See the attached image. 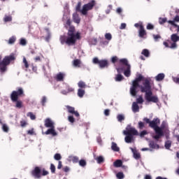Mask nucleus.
Returning a JSON list of instances; mask_svg holds the SVG:
<instances>
[{
	"instance_id": "1",
	"label": "nucleus",
	"mask_w": 179,
	"mask_h": 179,
	"mask_svg": "<svg viewBox=\"0 0 179 179\" xmlns=\"http://www.w3.org/2000/svg\"><path fill=\"white\" fill-rule=\"evenodd\" d=\"M139 87L141 93H145V99L148 103H159V98L157 96H153V92H152V80L151 79H145L142 85L139 83L132 82V85L130 87V94L133 97H136L138 94Z\"/></svg>"
},
{
	"instance_id": "2",
	"label": "nucleus",
	"mask_w": 179,
	"mask_h": 179,
	"mask_svg": "<svg viewBox=\"0 0 179 179\" xmlns=\"http://www.w3.org/2000/svg\"><path fill=\"white\" fill-rule=\"evenodd\" d=\"M66 26H69V30L67 32V36H60L61 44H66L69 46L76 45V41L80 40L82 36H80V32H76V29L72 24L71 19H68L66 22Z\"/></svg>"
},
{
	"instance_id": "3",
	"label": "nucleus",
	"mask_w": 179,
	"mask_h": 179,
	"mask_svg": "<svg viewBox=\"0 0 179 179\" xmlns=\"http://www.w3.org/2000/svg\"><path fill=\"white\" fill-rule=\"evenodd\" d=\"M143 121L145 122V124H148L150 128L154 129L156 135L153 136V139L155 141H159L162 136H164V131H163V129L159 125H160V119L159 118H154L152 120L148 117H144Z\"/></svg>"
},
{
	"instance_id": "4",
	"label": "nucleus",
	"mask_w": 179,
	"mask_h": 179,
	"mask_svg": "<svg viewBox=\"0 0 179 179\" xmlns=\"http://www.w3.org/2000/svg\"><path fill=\"white\" fill-rule=\"evenodd\" d=\"M24 96V90L22 87H17V90H14L11 92L10 97L11 101L15 103V107L17 108H22L23 107V102L19 100L20 97H23Z\"/></svg>"
},
{
	"instance_id": "5",
	"label": "nucleus",
	"mask_w": 179,
	"mask_h": 179,
	"mask_svg": "<svg viewBox=\"0 0 179 179\" xmlns=\"http://www.w3.org/2000/svg\"><path fill=\"white\" fill-rule=\"evenodd\" d=\"M1 59L2 56L0 55V72L1 73H5L8 71V65H10L12 61L16 59V56L14 53H11L10 55L4 57L2 61H1Z\"/></svg>"
},
{
	"instance_id": "6",
	"label": "nucleus",
	"mask_w": 179,
	"mask_h": 179,
	"mask_svg": "<svg viewBox=\"0 0 179 179\" xmlns=\"http://www.w3.org/2000/svg\"><path fill=\"white\" fill-rule=\"evenodd\" d=\"M94 6H96V0H92L88 3L83 5L81 10L82 15L86 16V15H87V12H89V10H92Z\"/></svg>"
},
{
	"instance_id": "7",
	"label": "nucleus",
	"mask_w": 179,
	"mask_h": 179,
	"mask_svg": "<svg viewBox=\"0 0 179 179\" xmlns=\"http://www.w3.org/2000/svg\"><path fill=\"white\" fill-rule=\"evenodd\" d=\"M119 63L120 65H124V66H127L126 70L124 71V75L127 78H129L131 76V65L128 63V59H120L119 60Z\"/></svg>"
},
{
	"instance_id": "8",
	"label": "nucleus",
	"mask_w": 179,
	"mask_h": 179,
	"mask_svg": "<svg viewBox=\"0 0 179 179\" xmlns=\"http://www.w3.org/2000/svg\"><path fill=\"white\" fill-rule=\"evenodd\" d=\"M171 40L173 41L171 43V41H167L169 44H171L170 48H176L177 47V41H179V36L177 35V34H173L171 36Z\"/></svg>"
},
{
	"instance_id": "9",
	"label": "nucleus",
	"mask_w": 179,
	"mask_h": 179,
	"mask_svg": "<svg viewBox=\"0 0 179 179\" xmlns=\"http://www.w3.org/2000/svg\"><path fill=\"white\" fill-rule=\"evenodd\" d=\"M123 134H124V135H129L130 136H138V135H139L138 130L134 127H131L129 129H127L126 131H123Z\"/></svg>"
},
{
	"instance_id": "10",
	"label": "nucleus",
	"mask_w": 179,
	"mask_h": 179,
	"mask_svg": "<svg viewBox=\"0 0 179 179\" xmlns=\"http://www.w3.org/2000/svg\"><path fill=\"white\" fill-rule=\"evenodd\" d=\"M31 175L34 178H41V169H40V167L36 166L31 171Z\"/></svg>"
},
{
	"instance_id": "11",
	"label": "nucleus",
	"mask_w": 179,
	"mask_h": 179,
	"mask_svg": "<svg viewBox=\"0 0 179 179\" xmlns=\"http://www.w3.org/2000/svg\"><path fill=\"white\" fill-rule=\"evenodd\" d=\"M66 108L67 109L68 113L70 114H73L76 117V118H79L80 117V115L79 114V112L78 110H75V108L71 106H66Z\"/></svg>"
},
{
	"instance_id": "12",
	"label": "nucleus",
	"mask_w": 179,
	"mask_h": 179,
	"mask_svg": "<svg viewBox=\"0 0 179 179\" xmlns=\"http://www.w3.org/2000/svg\"><path fill=\"white\" fill-rule=\"evenodd\" d=\"M45 135H52V136H57L58 134L55 131V126L53 127H50L45 132Z\"/></svg>"
},
{
	"instance_id": "13",
	"label": "nucleus",
	"mask_w": 179,
	"mask_h": 179,
	"mask_svg": "<svg viewBox=\"0 0 179 179\" xmlns=\"http://www.w3.org/2000/svg\"><path fill=\"white\" fill-rule=\"evenodd\" d=\"M99 66V68H101V69H103L104 68H108V60L107 59L100 60Z\"/></svg>"
},
{
	"instance_id": "14",
	"label": "nucleus",
	"mask_w": 179,
	"mask_h": 179,
	"mask_svg": "<svg viewBox=\"0 0 179 179\" xmlns=\"http://www.w3.org/2000/svg\"><path fill=\"white\" fill-rule=\"evenodd\" d=\"M45 127L46 128H54V123L52 122V120L50 118H47L45 120Z\"/></svg>"
},
{
	"instance_id": "15",
	"label": "nucleus",
	"mask_w": 179,
	"mask_h": 179,
	"mask_svg": "<svg viewBox=\"0 0 179 179\" xmlns=\"http://www.w3.org/2000/svg\"><path fill=\"white\" fill-rule=\"evenodd\" d=\"M138 36L141 38H143V37L146 36V30H145V27H143V25L140 26V29L138 31Z\"/></svg>"
},
{
	"instance_id": "16",
	"label": "nucleus",
	"mask_w": 179,
	"mask_h": 179,
	"mask_svg": "<svg viewBox=\"0 0 179 179\" xmlns=\"http://www.w3.org/2000/svg\"><path fill=\"white\" fill-rule=\"evenodd\" d=\"M149 148L150 149H159L160 145H159L155 141H149Z\"/></svg>"
},
{
	"instance_id": "17",
	"label": "nucleus",
	"mask_w": 179,
	"mask_h": 179,
	"mask_svg": "<svg viewBox=\"0 0 179 179\" xmlns=\"http://www.w3.org/2000/svg\"><path fill=\"white\" fill-rule=\"evenodd\" d=\"M145 79H150V78H145L142 74H139L138 76L132 82L134 83H139V82H145Z\"/></svg>"
},
{
	"instance_id": "18",
	"label": "nucleus",
	"mask_w": 179,
	"mask_h": 179,
	"mask_svg": "<svg viewBox=\"0 0 179 179\" xmlns=\"http://www.w3.org/2000/svg\"><path fill=\"white\" fill-rule=\"evenodd\" d=\"M132 111L133 113H139V106L136 102L132 103Z\"/></svg>"
},
{
	"instance_id": "19",
	"label": "nucleus",
	"mask_w": 179,
	"mask_h": 179,
	"mask_svg": "<svg viewBox=\"0 0 179 179\" xmlns=\"http://www.w3.org/2000/svg\"><path fill=\"white\" fill-rule=\"evenodd\" d=\"M64 73H59L57 74L55 79L57 82H64Z\"/></svg>"
},
{
	"instance_id": "20",
	"label": "nucleus",
	"mask_w": 179,
	"mask_h": 179,
	"mask_svg": "<svg viewBox=\"0 0 179 179\" xmlns=\"http://www.w3.org/2000/svg\"><path fill=\"white\" fill-rule=\"evenodd\" d=\"M133 152L134 157L136 160H139L141 159V153L138 152V151L134 150V148H131Z\"/></svg>"
},
{
	"instance_id": "21",
	"label": "nucleus",
	"mask_w": 179,
	"mask_h": 179,
	"mask_svg": "<svg viewBox=\"0 0 179 179\" xmlns=\"http://www.w3.org/2000/svg\"><path fill=\"white\" fill-rule=\"evenodd\" d=\"M73 22L77 23V24H79V23H80V18L79 17V15L78 14L73 15Z\"/></svg>"
},
{
	"instance_id": "22",
	"label": "nucleus",
	"mask_w": 179,
	"mask_h": 179,
	"mask_svg": "<svg viewBox=\"0 0 179 179\" xmlns=\"http://www.w3.org/2000/svg\"><path fill=\"white\" fill-rule=\"evenodd\" d=\"M124 141L126 143H131L132 141H134V136H129V135H126L124 138Z\"/></svg>"
},
{
	"instance_id": "23",
	"label": "nucleus",
	"mask_w": 179,
	"mask_h": 179,
	"mask_svg": "<svg viewBox=\"0 0 179 179\" xmlns=\"http://www.w3.org/2000/svg\"><path fill=\"white\" fill-rule=\"evenodd\" d=\"M85 90L82 89V88H79L78 90V92L77 94L78 96V97H80V99H82V97H83V96H85Z\"/></svg>"
},
{
	"instance_id": "24",
	"label": "nucleus",
	"mask_w": 179,
	"mask_h": 179,
	"mask_svg": "<svg viewBox=\"0 0 179 179\" xmlns=\"http://www.w3.org/2000/svg\"><path fill=\"white\" fill-rule=\"evenodd\" d=\"M111 149L113 152H118L120 150V147H118L115 143L112 142Z\"/></svg>"
},
{
	"instance_id": "25",
	"label": "nucleus",
	"mask_w": 179,
	"mask_h": 179,
	"mask_svg": "<svg viewBox=\"0 0 179 179\" xmlns=\"http://www.w3.org/2000/svg\"><path fill=\"white\" fill-rule=\"evenodd\" d=\"M80 64H82L80 59H76L73 60V65L74 66H76L77 68H80Z\"/></svg>"
},
{
	"instance_id": "26",
	"label": "nucleus",
	"mask_w": 179,
	"mask_h": 179,
	"mask_svg": "<svg viewBox=\"0 0 179 179\" xmlns=\"http://www.w3.org/2000/svg\"><path fill=\"white\" fill-rule=\"evenodd\" d=\"M78 87H80V89L85 90L86 89L87 85H86V83L83 82V80H80L78 82Z\"/></svg>"
},
{
	"instance_id": "27",
	"label": "nucleus",
	"mask_w": 179,
	"mask_h": 179,
	"mask_svg": "<svg viewBox=\"0 0 179 179\" xmlns=\"http://www.w3.org/2000/svg\"><path fill=\"white\" fill-rule=\"evenodd\" d=\"M69 159L73 163H79V157L76 156H70Z\"/></svg>"
},
{
	"instance_id": "28",
	"label": "nucleus",
	"mask_w": 179,
	"mask_h": 179,
	"mask_svg": "<svg viewBox=\"0 0 179 179\" xmlns=\"http://www.w3.org/2000/svg\"><path fill=\"white\" fill-rule=\"evenodd\" d=\"M113 166L115 167H121L122 166V161L121 159H117L114 163Z\"/></svg>"
},
{
	"instance_id": "29",
	"label": "nucleus",
	"mask_w": 179,
	"mask_h": 179,
	"mask_svg": "<svg viewBox=\"0 0 179 179\" xmlns=\"http://www.w3.org/2000/svg\"><path fill=\"white\" fill-rule=\"evenodd\" d=\"M156 80L157 82H161V80H163L164 79V73H159L155 77Z\"/></svg>"
},
{
	"instance_id": "30",
	"label": "nucleus",
	"mask_w": 179,
	"mask_h": 179,
	"mask_svg": "<svg viewBox=\"0 0 179 179\" xmlns=\"http://www.w3.org/2000/svg\"><path fill=\"white\" fill-rule=\"evenodd\" d=\"M142 55H144V57H146V58L149 57L150 55V52H149V50L144 49L141 52Z\"/></svg>"
},
{
	"instance_id": "31",
	"label": "nucleus",
	"mask_w": 179,
	"mask_h": 179,
	"mask_svg": "<svg viewBox=\"0 0 179 179\" xmlns=\"http://www.w3.org/2000/svg\"><path fill=\"white\" fill-rule=\"evenodd\" d=\"M115 82H121V80H124V76L121 74H117L115 78Z\"/></svg>"
},
{
	"instance_id": "32",
	"label": "nucleus",
	"mask_w": 179,
	"mask_h": 179,
	"mask_svg": "<svg viewBox=\"0 0 179 179\" xmlns=\"http://www.w3.org/2000/svg\"><path fill=\"white\" fill-rule=\"evenodd\" d=\"M16 42V36H11L8 41V44H15V43Z\"/></svg>"
},
{
	"instance_id": "33",
	"label": "nucleus",
	"mask_w": 179,
	"mask_h": 179,
	"mask_svg": "<svg viewBox=\"0 0 179 179\" xmlns=\"http://www.w3.org/2000/svg\"><path fill=\"white\" fill-rule=\"evenodd\" d=\"M168 23H169V24H171L174 27H177L176 31H177V33H179V25L178 24L174 23V21H171V20H169Z\"/></svg>"
},
{
	"instance_id": "34",
	"label": "nucleus",
	"mask_w": 179,
	"mask_h": 179,
	"mask_svg": "<svg viewBox=\"0 0 179 179\" xmlns=\"http://www.w3.org/2000/svg\"><path fill=\"white\" fill-rule=\"evenodd\" d=\"M81 6H82V2L78 1L77 3V6H76V12H80V13H82V9H80Z\"/></svg>"
},
{
	"instance_id": "35",
	"label": "nucleus",
	"mask_w": 179,
	"mask_h": 179,
	"mask_svg": "<svg viewBox=\"0 0 179 179\" xmlns=\"http://www.w3.org/2000/svg\"><path fill=\"white\" fill-rule=\"evenodd\" d=\"M164 147L166 149H170V148H171V141L168 140L165 142V145Z\"/></svg>"
},
{
	"instance_id": "36",
	"label": "nucleus",
	"mask_w": 179,
	"mask_h": 179,
	"mask_svg": "<svg viewBox=\"0 0 179 179\" xmlns=\"http://www.w3.org/2000/svg\"><path fill=\"white\" fill-rule=\"evenodd\" d=\"M143 97L142 96V95H140L138 98L136 99V103H137V104H142L143 103Z\"/></svg>"
},
{
	"instance_id": "37",
	"label": "nucleus",
	"mask_w": 179,
	"mask_h": 179,
	"mask_svg": "<svg viewBox=\"0 0 179 179\" xmlns=\"http://www.w3.org/2000/svg\"><path fill=\"white\" fill-rule=\"evenodd\" d=\"M96 160L99 164H101V163L104 162V158L102 156L96 157Z\"/></svg>"
},
{
	"instance_id": "38",
	"label": "nucleus",
	"mask_w": 179,
	"mask_h": 179,
	"mask_svg": "<svg viewBox=\"0 0 179 179\" xmlns=\"http://www.w3.org/2000/svg\"><path fill=\"white\" fill-rule=\"evenodd\" d=\"M138 129H143V128H145V122L142 121L138 122Z\"/></svg>"
},
{
	"instance_id": "39",
	"label": "nucleus",
	"mask_w": 179,
	"mask_h": 179,
	"mask_svg": "<svg viewBox=\"0 0 179 179\" xmlns=\"http://www.w3.org/2000/svg\"><path fill=\"white\" fill-rule=\"evenodd\" d=\"M2 130L3 131V132H9V127H8V124H4L2 125Z\"/></svg>"
},
{
	"instance_id": "40",
	"label": "nucleus",
	"mask_w": 179,
	"mask_h": 179,
	"mask_svg": "<svg viewBox=\"0 0 179 179\" xmlns=\"http://www.w3.org/2000/svg\"><path fill=\"white\" fill-rule=\"evenodd\" d=\"M167 22V18L164 17H159V24H164Z\"/></svg>"
},
{
	"instance_id": "41",
	"label": "nucleus",
	"mask_w": 179,
	"mask_h": 179,
	"mask_svg": "<svg viewBox=\"0 0 179 179\" xmlns=\"http://www.w3.org/2000/svg\"><path fill=\"white\" fill-rule=\"evenodd\" d=\"M78 163H79V166H80L81 167H85L87 164L86 160L85 159L80 160Z\"/></svg>"
},
{
	"instance_id": "42",
	"label": "nucleus",
	"mask_w": 179,
	"mask_h": 179,
	"mask_svg": "<svg viewBox=\"0 0 179 179\" xmlns=\"http://www.w3.org/2000/svg\"><path fill=\"white\" fill-rule=\"evenodd\" d=\"M105 38L106 40H108V41H110V40L113 38V36L110 33H106L105 34Z\"/></svg>"
},
{
	"instance_id": "43",
	"label": "nucleus",
	"mask_w": 179,
	"mask_h": 179,
	"mask_svg": "<svg viewBox=\"0 0 179 179\" xmlns=\"http://www.w3.org/2000/svg\"><path fill=\"white\" fill-rule=\"evenodd\" d=\"M116 177H117V178H118V179H123L125 176H124V173H122V172H118V173L116 174Z\"/></svg>"
},
{
	"instance_id": "44",
	"label": "nucleus",
	"mask_w": 179,
	"mask_h": 179,
	"mask_svg": "<svg viewBox=\"0 0 179 179\" xmlns=\"http://www.w3.org/2000/svg\"><path fill=\"white\" fill-rule=\"evenodd\" d=\"M117 118L119 122H122L125 120V117L123 115H117Z\"/></svg>"
},
{
	"instance_id": "45",
	"label": "nucleus",
	"mask_w": 179,
	"mask_h": 179,
	"mask_svg": "<svg viewBox=\"0 0 179 179\" xmlns=\"http://www.w3.org/2000/svg\"><path fill=\"white\" fill-rule=\"evenodd\" d=\"M41 103V105L44 107V106H45V103H47V96H43Z\"/></svg>"
},
{
	"instance_id": "46",
	"label": "nucleus",
	"mask_w": 179,
	"mask_h": 179,
	"mask_svg": "<svg viewBox=\"0 0 179 179\" xmlns=\"http://www.w3.org/2000/svg\"><path fill=\"white\" fill-rule=\"evenodd\" d=\"M54 159L55 160H61V159H62V157H61V154H55L54 156Z\"/></svg>"
},
{
	"instance_id": "47",
	"label": "nucleus",
	"mask_w": 179,
	"mask_h": 179,
	"mask_svg": "<svg viewBox=\"0 0 179 179\" xmlns=\"http://www.w3.org/2000/svg\"><path fill=\"white\" fill-rule=\"evenodd\" d=\"M112 64H115V62H118V57L114 56L111 58Z\"/></svg>"
},
{
	"instance_id": "48",
	"label": "nucleus",
	"mask_w": 179,
	"mask_h": 179,
	"mask_svg": "<svg viewBox=\"0 0 179 179\" xmlns=\"http://www.w3.org/2000/svg\"><path fill=\"white\" fill-rule=\"evenodd\" d=\"M68 120L69 121V122H71V124H73V122H75V117H73V116L72 115H69L68 117Z\"/></svg>"
},
{
	"instance_id": "49",
	"label": "nucleus",
	"mask_w": 179,
	"mask_h": 179,
	"mask_svg": "<svg viewBox=\"0 0 179 179\" xmlns=\"http://www.w3.org/2000/svg\"><path fill=\"white\" fill-rule=\"evenodd\" d=\"M20 45H26L27 44V41L24 38H21L20 41Z\"/></svg>"
},
{
	"instance_id": "50",
	"label": "nucleus",
	"mask_w": 179,
	"mask_h": 179,
	"mask_svg": "<svg viewBox=\"0 0 179 179\" xmlns=\"http://www.w3.org/2000/svg\"><path fill=\"white\" fill-rule=\"evenodd\" d=\"M27 116L30 117L31 120H36V116L31 112L28 113Z\"/></svg>"
},
{
	"instance_id": "51",
	"label": "nucleus",
	"mask_w": 179,
	"mask_h": 179,
	"mask_svg": "<svg viewBox=\"0 0 179 179\" xmlns=\"http://www.w3.org/2000/svg\"><path fill=\"white\" fill-rule=\"evenodd\" d=\"M4 22H12V17L11 16H8L6 15L4 17Z\"/></svg>"
},
{
	"instance_id": "52",
	"label": "nucleus",
	"mask_w": 179,
	"mask_h": 179,
	"mask_svg": "<svg viewBox=\"0 0 179 179\" xmlns=\"http://www.w3.org/2000/svg\"><path fill=\"white\" fill-rule=\"evenodd\" d=\"M50 171L53 174L55 173V165L54 164H50Z\"/></svg>"
},
{
	"instance_id": "53",
	"label": "nucleus",
	"mask_w": 179,
	"mask_h": 179,
	"mask_svg": "<svg viewBox=\"0 0 179 179\" xmlns=\"http://www.w3.org/2000/svg\"><path fill=\"white\" fill-rule=\"evenodd\" d=\"M155 29V26L150 23L147 25V30H153Z\"/></svg>"
},
{
	"instance_id": "54",
	"label": "nucleus",
	"mask_w": 179,
	"mask_h": 179,
	"mask_svg": "<svg viewBox=\"0 0 179 179\" xmlns=\"http://www.w3.org/2000/svg\"><path fill=\"white\" fill-rule=\"evenodd\" d=\"M145 135H148V131L146 130H143L140 133L141 138H143Z\"/></svg>"
},
{
	"instance_id": "55",
	"label": "nucleus",
	"mask_w": 179,
	"mask_h": 179,
	"mask_svg": "<svg viewBox=\"0 0 179 179\" xmlns=\"http://www.w3.org/2000/svg\"><path fill=\"white\" fill-rule=\"evenodd\" d=\"M26 125H27V122H26V120H22L20 121V126L23 128L24 127H26Z\"/></svg>"
},
{
	"instance_id": "56",
	"label": "nucleus",
	"mask_w": 179,
	"mask_h": 179,
	"mask_svg": "<svg viewBox=\"0 0 179 179\" xmlns=\"http://www.w3.org/2000/svg\"><path fill=\"white\" fill-rule=\"evenodd\" d=\"M153 38H154L155 41H157V40H159V38H162V36H160V35H159V34H157V35L154 34Z\"/></svg>"
},
{
	"instance_id": "57",
	"label": "nucleus",
	"mask_w": 179,
	"mask_h": 179,
	"mask_svg": "<svg viewBox=\"0 0 179 179\" xmlns=\"http://www.w3.org/2000/svg\"><path fill=\"white\" fill-rule=\"evenodd\" d=\"M23 62L24 64L25 68L27 69V68H29V63L27 62V60L25 59V57L23 59Z\"/></svg>"
},
{
	"instance_id": "58",
	"label": "nucleus",
	"mask_w": 179,
	"mask_h": 179,
	"mask_svg": "<svg viewBox=\"0 0 179 179\" xmlns=\"http://www.w3.org/2000/svg\"><path fill=\"white\" fill-rule=\"evenodd\" d=\"M93 62H94V64H98V65H99V64H100V60H99V58L94 57L93 59Z\"/></svg>"
},
{
	"instance_id": "59",
	"label": "nucleus",
	"mask_w": 179,
	"mask_h": 179,
	"mask_svg": "<svg viewBox=\"0 0 179 179\" xmlns=\"http://www.w3.org/2000/svg\"><path fill=\"white\" fill-rule=\"evenodd\" d=\"M104 115H106V117H108V115H110V110L109 109H106L104 110Z\"/></svg>"
},
{
	"instance_id": "60",
	"label": "nucleus",
	"mask_w": 179,
	"mask_h": 179,
	"mask_svg": "<svg viewBox=\"0 0 179 179\" xmlns=\"http://www.w3.org/2000/svg\"><path fill=\"white\" fill-rule=\"evenodd\" d=\"M126 27H127V24L122 23L120 29V30H124V29H125Z\"/></svg>"
},
{
	"instance_id": "61",
	"label": "nucleus",
	"mask_w": 179,
	"mask_h": 179,
	"mask_svg": "<svg viewBox=\"0 0 179 179\" xmlns=\"http://www.w3.org/2000/svg\"><path fill=\"white\" fill-rule=\"evenodd\" d=\"M27 134H28V135H34V130L33 129H30V130H28Z\"/></svg>"
},
{
	"instance_id": "62",
	"label": "nucleus",
	"mask_w": 179,
	"mask_h": 179,
	"mask_svg": "<svg viewBox=\"0 0 179 179\" xmlns=\"http://www.w3.org/2000/svg\"><path fill=\"white\" fill-rule=\"evenodd\" d=\"M172 22H173L174 23H176V22H179V15H176Z\"/></svg>"
},
{
	"instance_id": "63",
	"label": "nucleus",
	"mask_w": 179,
	"mask_h": 179,
	"mask_svg": "<svg viewBox=\"0 0 179 179\" xmlns=\"http://www.w3.org/2000/svg\"><path fill=\"white\" fill-rule=\"evenodd\" d=\"M42 176H48V171L45 170H43Z\"/></svg>"
},
{
	"instance_id": "64",
	"label": "nucleus",
	"mask_w": 179,
	"mask_h": 179,
	"mask_svg": "<svg viewBox=\"0 0 179 179\" xmlns=\"http://www.w3.org/2000/svg\"><path fill=\"white\" fill-rule=\"evenodd\" d=\"M173 82H175V83H178L179 85V78H175L173 79Z\"/></svg>"
}]
</instances>
